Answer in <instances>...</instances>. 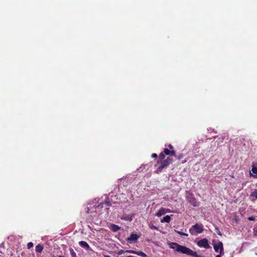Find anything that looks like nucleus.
<instances>
[{
	"instance_id": "obj_5",
	"label": "nucleus",
	"mask_w": 257,
	"mask_h": 257,
	"mask_svg": "<svg viewBox=\"0 0 257 257\" xmlns=\"http://www.w3.org/2000/svg\"><path fill=\"white\" fill-rule=\"evenodd\" d=\"M170 162H157V164L155 165V167H158L155 171V173L159 174L161 173L163 169L166 168L169 164Z\"/></svg>"
},
{
	"instance_id": "obj_18",
	"label": "nucleus",
	"mask_w": 257,
	"mask_h": 257,
	"mask_svg": "<svg viewBox=\"0 0 257 257\" xmlns=\"http://www.w3.org/2000/svg\"><path fill=\"white\" fill-rule=\"evenodd\" d=\"M250 196L251 197H254L257 199V189L254 190V191L250 193Z\"/></svg>"
},
{
	"instance_id": "obj_9",
	"label": "nucleus",
	"mask_w": 257,
	"mask_h": 257,
	"mask_svg": "<svg viewBox=\"0 0 257 257\" xmlns=\"http://www.w3.org/2000/svg\"><path fill=\"white\" fill-rule=\"evenodd\" d=\"M251 171L252 174L249 173L250 176H252L254 178H257V166L255 165L254 163L252 164Z\"/></svg>"
},
{
	"instance_id": "obj_29",
	"label": "nucleus",
	"mask_w": 257,
	"mask_h": 257,
	"mask_svg": "<svg viewBox=\"0 0 257 257\" xmlns=\"http://www.w3.org/2000/svg\"><path fill=\"white\" fill-rule=\"evenodd\" d=\"M157 157H158V155H157V154H156V153H153V154L152 155V158L156 159Z\"/></svg>"
},
{
	"instance_id": "obj_21",
	"label": "nucleus",
	"mask_w": 257,
	"mask_h": 257,
	"mask_svg": "<svg viewBox=\"0 0 257 257\" xmlns=\"http://www.w3.org/2000/svg\"><path fill=\"white\" fill-rule=\"evenodd\" d=\"M70 252L72 257H76V254L72 248H70Z\"/></svg>"
},
{
	"instance_id": "obj_23",
	"label": "nucleus",
	"mask_w": 257,
	"mask_h": 257,
	"mask_svg": "<svg viewBox=\"0 0 257 257\" xmlns=\"http://www.w3.org/2000/svg\"><path fill=\"white\" fill-rule=\"evenodd\" d=\"M215 231H216L217 233L220 235V236H222V233L221 232V231L219 230V227L218 226H215Z\"/></svg>"
},
{
	"instance_id": "obj_35",
	"label": "nucleus",
	"mask_w": 257,
	"mask_h": 257,
	"mask_svg": "<svg viewBox=\"0 0 257 257\" xmlns=\"http://www.w3.org/2000/svg\"><path fill=\"white\" fill-rule=\"evenodd\" d=\"M106 257H110L109 256H106Z\"/></svg>"
},
{
	"instance_id": "obj_16",
	"label": "nucleus",
	"mask_w": 257,
	"mask_h": 257,
	"mask_svg": "<svg viewBox=\"0 0 257 257\" xmlns=\"http://www.w3.org/2000/svg\"><path fill=\"white\" fill-rule=\"evenodd\" d=\"M174 157H175V159L177 160H181V159H183V158L184 157V155L182 153H181L179 154H177L176 153V156H174Z\"/></svg>"
},
{
	"instance_id": "obj_25",
	"label": "nucleus",
	"mask_w": 257,
	"mask_h": 257,
	"mask_svg": "<svg viewBox=\"0 0 257 257\" xmlns=\"http://www.w3.org/2000/svg\"><path fill=\"white\" fill-rule=\"evenodd\" d=\"M150 228L152 229H155V230H158V227L154 225H150L149 226Z\"/></svg>"
},
{
	"instance_id": "obj_7",
	"label": "nucleus",
	"mask_w": 257,
	"mask_h": 257,
	"mask_svg": "<svg viewBox=\"0 0 257 257\" xmlns=\"http://www.w3.org/2000/svg\"><path fill=\"white\" fill-rule=\"evenodd\" d=\"M197 245L200 247H203L205 248H209L210 246L208 244V241L206 238H203L197 242Z\"/></svg>"
},
{
	"instance_id": "obj_22",
	"label": "nucleus",
	"mask_w": 257,
	"mask_h": 257,
	"mask_svg": "<svg viewBox=\"0 0 257 257\" xmlns=\"http://www.w3.org/2000/svg\"><path fill=\"white\" fill-rule=\"evenodd\" d=\"M101 204H105L108 206H110L111 205V203H110V202L108 201H105L103 202L100 203L99 205L100 206L101 205Z\"/></svg>"
},
{
	"instance_id": "obj_26",
	"label": "nucleus",
	"mask_w": 257,
	"mask_h": 257,
	"mask_svg": "<svg viewBox=\"0 0 257 257\" xmlns=\"http://www.w3.org/2000/svg\"><path fill=\"white\" fill-rule=\"evenodd\" d=\"M168 147L169 148H168L169 150H175L174 147L171 144L168 145Z\"/></svg>"
},
{
	"instance_id": "obj_6",
	"label": "nucleus",
	"mask_w": 257,
	"mask_h": 257,
	"mask_svg": "<svg viewBox=\"0 0 257 257\" xmlns=\"http://www.w3.org/2000/svg\"><path fill=\"white\" fill-rule=\"evenodd\" d=\"M214 249L216 252H218L219 249L220 254H224L223 243L221 241H218L217 244L214 243V240H212Z\"/></svg>"
},
{
	"instance_id": "obj_2",
	"label": "nucleus",
	"mask_w": 257,
	"mask_h": 257,
	"mask_svg": "<svg viewBox=\"0 0 257 257\" xmlns=\"http://www.w3.org/2000/svg\"><path fill=\"white\" fill-rule=\"evenodd\" d=\"M166 156L174 157V156H176V151L175 150H170L168 148H165L163 151L160 154L159 158L161 161H169L168 159L165 160Z\"/></svg>"
},
{
	"instance_id": "obj_10",
	"label": "nucleus",
	"mask_w": 257,
	"mask_h": 257,
	"mask_svg": "<svg viewBox=\"0 0 257 257\" xmlns=\"http://www.w3.org/2000/svg\"><path fill=\"white\" fill-rule=\"evenodd\" d=\"M186 254L193 257H204L198 254L196 251H193L189 248Z\"/></svg>"
},
{
	"instance_id": "obj_19",
	"label": "nucleus",
	"mask_w": 257,
	"mask_h": 257,
	"mask_svg": "<svg viewBox=\"0 0 257 257\" xmlns=\"http://www.w3.org/2000/svg\"><path fill=\"white\" fill-rule=\"evenodd\" d=\"M136 254L142 256L143 257H147V254L142 251H136Z\"/></svg>"
},
{
	"instance_id": "obj_1",
	"label": "nucleus",
	"mask_w": 257,
	"mask_h": 257,
	"mask_svg": "<svg viewBox=\"0 0 257 257\" xmlns=\"http://www.w3.org/2000/svg\"><path fill=\"white\" fill-rule=\"evenodd\" d=\"M168 243L170 248L174 249L176 251L183 254H186L189 249L188 247L184 245H180L176 242H168Z\"/></svg>"
},
{
	"instance_id": "obj_14",
	"label": "nucleus",
	"mask_w": 257,
	"mask_h": 257,
	"mask_svg": "<svg viewBox=\"0 0 257 257\" xmlns=\"http://www.w3.org/2000/svg\"><path fill=\"white\" fill-rule=\"evenodd\" d=\"M166 214V211H165V208H161L159 211L156 213V215L157 216H161L163 215Z\"/></svg>"
},
{
	"instance_id": "obj_33",
	"label": "nucleus",
	"mask_w": 257,
	"mask_h": 257,
	"mask_svg": "<svg viewBox=\"0 0 257 257\" xmlns=\"http://www.w3.org/2000/svg\"><path fill=\"white\" fill-rule=\"evenodd\" d=\"M86 212H87V213H89V209L88 208H87V210Z\"/></svg>"
},
{
	"instance_id": "obj_24",
	"label": "nucleus",
	"mask_w": 257,
	"mask_h": 257,
	"mask_svg": "<svg viewBox=\"0 0 257 257\" xmlns=\"http://www.w3.org/2000/svg\"><path fill=\"white\" fill-rule=\"evenodd\" d=\"M34 244L32 242H30L27 244V248L28 249H30L32 248Z\"/></svg>"
},
{
	"instance_id": "obj_32",
	"label": "nucleus",
	"mask_w": 257,
	"mask_h": 257,
	"mask_svg": "<svg viewBox=\"0 0 257 257\" xmlns=\"http://www.w3.org/2000/svg\"><path fill=\"white\" fill-rule=\"evenodd\" d=\"M223 254H220V253L219 252V254H217L216 255L215 257H221V255H223Z\"/></svg>"
},
{
	"instance_id": "obj_3",
	"label": "nucleus",
	"mask_w": 257,
	"mask_h": 257,
	"mask_svg": "<svg viewBox=\"0 0 257 257\" xmlns=\"http://www.w3.org/2000/svg\"><path fill=\"white\" fill-rule=\"evenodd\" d=\"M204 230L203 226L202 224H199L198 223L193 225L189 229V232L192 234H196L201 233Z\"/></svg>"
},
{
	"instance_id": "obj_28",
	"label": "nucleus",
	"mask_w": 257,
	"mask_h": 257,
	"mask_svg": "<svg viewBox=\"0 0 257 257\" xmlns=\"http://www.w3.org/2000/svg\"><path fill=\"white\" fill-rule=\"evenodd\" d=\"M124 252H125V250H122V249H120V250H119L118 251L117 254H119V255H120V254H122Z\"/></svg>"
},
{
	"instance_id": "obj_12",
	"label": "nucleus",
	"mask_w": 257,
	"mask_h": 257,
	"mask_svg": "<svg viewBox=\"0 0 257 257\" xmlns=\"http://www.w3.org/2000/svg\"><path fill=\"white\" fill-rule=\"evenodd\" d=\"M109 229L113 232H116L120 229V227L114 224H111Z\"/></svg>"
},
{
	"instance_id": "obj_4",
	"label": "nucleus",
	"mask_w": 257,
	"mask_h": 257,
	"mask_svg": "<svg viewBox=\"0 0 257 257\" xmlns=\"http://www.w3.org/2000/svg\"><path fill=\"white\" fill-rule=\"evenodd\" d=\"M186 197L188 202L193 207H198L199 206V202L197 201L196 199L192 193L187 192Z\"/></svg>"
},
{
	"instance_id": "obj_34",
	"label": "nucleus",
	"mask_w": 257,
	"mask_h": 257,
	"mask_svg": "<svg viewBox=\"0 0 257 257\" xmlns=\"http://www.w3.org/2000/svg\"><path fill=\"white\" fill-rule=\"evenodd\" d=\"M58 257H64V256H62V255H59Z\"/></svg>"
},
{
	"instance_id": "obj_20",
	"label": "nucleus",
	"mask_w": 257,
	"mask_h": 257,
	"mask_svg": "<svg viewBox=\"0 0 257 257\" xmlns=\"http://www.w3.org/2000/svg\"><path fill=\"white\" fill-rule=\"evenodd\" d=\"M175 231L178 234H179L180 235L185 236H188V234H187L186 233H184V232H183L182 231H177V230H175Z\"/></svg>"
},
{
	"instance_id": "obj_27",
	"label": "nucleus",
	"mask_w": 257,
	"mask_h": 257,
	"mask_svg": "<svg viewBox=\"0 0 257 257\" xmlns=\"http://www.w3.org/2000/svg\"><path fill=\"white\" fill-rule=\"evenodd\" d=\"M136 251H135V250H125V252L133 253H135V254H136Z\"/></svg>"
},
{
	"instance_id": "obj_30",
	"label": "nucleus",
	"mask_w": 257,
	"mask_h": 257,
	"mask_svg": "<svg viewBox=\"0 0 257 257\" xmlns=\"http://www.w3.org/2000/svg\"><path fill=\"white\" fill-rule=\"evenodd\" d=\"M248 220L249 221H254L255 220V218L253 216H250L248 217Z\"/></svg>"
},
{
	"instance_id": "obj_36",
	"label": "nucleus",
	"mask_w": 257,
	"mask_h": 257,
	"mask_svg": "<svg viewBox=\"0 0 257 257\" xmlns=\"http://www.w3.org/2000/svg\"><path fill=\"white\" fill-rule=\"evenodd\" d=\"M132 257H134V256H132Z\"/></svg>"
},
{
	"instance_id": "obj_8",
	"label": "nucleus",
	"mask_w": 257,
	"mask_h": 257,
	"mask_svg": "<svg viewBox=\"0 0 257 257\" xmlns=\"http://www.w3.org/2000/svg\"><path fill=\"white\" fill-rule=\"evenodd\" d=\"M140 237V236L137 235V234H135L134 233H132L130 237H128L126 239V240L128 242L132 243H135L136 242L138 239V238Z\"/></svg>"
},
{
	"instance_id": "obj_31",
	"label": "nucleus",
	"mask_w": 257,
	"mask_h": 257,
	"mask_svg": "<svg viewBox=\"0 0 257 257\" xmlns=\"http://www.w3.org/2000/svg\"><path fill=\"white\" fill-rule=\"evenodd\" d=\"M165 211H166V213L171 212V211L169 209L165 208Z\"/></svg>"
},
{
	"instance_id": "obj_11",
	"label": "nucleus",
	"mask_w": 257,
	"mask_h": 257,
	"mask_svg": "<svg viewBox=\"0 0 257 257\" xmlns=\"http://www.w3.org/2000/svg\"><path fill=\"white\" fill-rule=\"evenodd\" d=\"M79 244L82 247L87 250H91L89 244L85 241H80L79 242Z\"/></svg>"
},
{
	"instance_id": "obj_17",
	"label": "nucleus",
	"mask_w": 257,
	"mask_h": 257,
	"mask_svg": "<svg viewBox=\"0 0 257 257\" xmlns=\"http://www.w3.org/2000/svg\"><path fill=\"white\" fill-rule=\"evenodd\" d=\"M43 249V247L41 244H38L36 246V251L38 253H41Z\"/></svg>"
},
{
	"instance_id": "obj_15",
	"label": "nucleus",
	"mask_w": 257,
	"mask_h": 257,
	"mask_svg": "<svg viewBox=\"0 0 257 257\" xmlns=\"http://www.w3.org/2000/svg\"><path fill=\"white\" fill-rule=\"evenodd\" d=\"M133 214L132 215H127L126 216H124L123 217L121 218L122 219H123L126 221H131L133 220Z\"/></svg>"
},
{
	"instance_id": "obj_13",
	"label": "nucleus",
	"mask_w": 257,
	"mask_h": 257,
	"mask_svg": "<svg viewBox=\"0 0 257 257\" xmlns=\"http://www.w3.org/2000/svg\"><path fill=\"white\" fill-rule=\"evenodd\" d=\"M172 215L170 216V215H166V216H165L164 217H163V218H162L161 220V222L162 223H163V222H167V223H169L170 222V220H171V216Z\"/></svg>"
}]
</instances>
